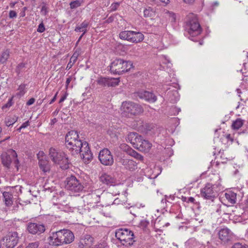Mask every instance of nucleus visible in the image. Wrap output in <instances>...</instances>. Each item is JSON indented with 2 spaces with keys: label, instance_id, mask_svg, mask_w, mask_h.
<instances>
[{
  "label": "nucleus",
  "instance_id": "43",
  "mask_svg": "<svg viewBox=\"0 0 248 248\" xmlns=\"http://www.w3.org/2000/svg\"><path fill=\"white\" fill-rule=\"evenodd\" d=\"M39 246V242H35L30 243L26 248H37Z\"/></svg>",
  "mask_w": 248,
  "mask_h": 248
},
{
  "label": "nucleus",
  "instance_id": "36",
  "mask_svg": "<svg viewBox=\"0 0 248 248\" xmlns=\"http://www.w3.org/2000/svg\"><path fill=\"white\" fill-rule=\"evenodd\" d=\"M88 197L93 199V202L94 203H98L99 202L100 196L95 192L92 193L91 194L89 195Z\"/></svg>",
  "mask_w": 248,
  "mask_h": 248
},
{
  "label": "nucleus",
  "instance_id": "45",
  "mask_svg": "<svg viewBox=\"0 0 248 248\" xmlns=\"http://www.w3.org/2000/svg\"><path fill=\"white\" fill-rule=\"evenodd\" d=\"M232 248H248L246 245L240 243L234 244Z\"/></svg>",
  "mask_w": 248,
  "mask_h": 248
},
{
  "label": "nucleus",
  "instance_id": "16",
  "mask_svg": "<svg viewBox=\"0 0 248 248\" xmlns=\"http://www.w3.org/2000/svg\"><path fill=\"white\" fill-rule=\"evenodd\" d=\"M93 238L90 235H85L80 238L78 244V248H91Z\"/></svg>",
  "mask_w": 248,
  "mask_h": 248
},
{
  "label": "nucleus",
  "instance_id": "54",
  "mask_svg": "<svg viewBox=\"0 0 248 248\" xmlns=\"http://www.w3.org/2000/svg\"><path fill=\"white\" fill-rule=\"evenodd\" d=\"M35 102V99L34 98H31L30 99L28 102H27V105L30 106L33 104Z\"/></svg>",
  "mask_w": 248,
  "mask_h": 248
},
{
  "label": "nucleus",
  "instance_id": "1",
  "mask_svg": "<svg viewBox=\"0 0 248 248\" xmlns=\"http://www.w3.org/2000/svg\"><path fill=\"white\" fill-rule=\"evenodd\" d=\"M65 146L73 156L78 155L79 151L83 145V142L79 139L77 131L72 130L65 136Z\"/></svg>",
  "mask_w": 248,
  "mask_h": 248
},
{
  "label": "nucleus",
  "instance_id": "14",
  "mask_svg": "<svg viewBox=\"0 0 248 248\" xmlns=\"http://www.w3.org/2000/svg\"><path fill=\"white\" fill-rule=\"evenodd\" d=\"M27 230L30 233L39 234L45 232V228L43 224L31 222L28 224Z\"/></svg>",
  "mask_w": 248,
  "mask_h": 248
},
{
  "label": "nucleus",
  "instance_id": "15",
  "mask_svg": "<svg viewBox=\"0 0 248 248\" xmlns=\"http://www.w3.org/2000/svg\"><path fill=\"white\" fill-rule=\"evenodd\" d=\"M120 164L127 170L129 171H134L137 169L138 163L132 159L122 158L120 159Z\"/></svg>",
  "mask_w": 248,
  "mask_h": 248
},
{
  "label": "nucleus",
  "instance_id": "31",
  "mask_svg": "<svg viewBox=\"0 0 248 248\" xmlns=\"http://www.w3.org/2000/svg\"><path fill=\"white\" fill-rule=\"evenodd\" d=\"M244 122V120L238 118L235 121L233 122L232 127L234 129H238L243 125Z\"/></svg>",
  "mask_w": 248,
  "mask_h": 248
},
{
  "label": "nucleus",
  "instance_id": "57",
  "mask_svg": "<svg viewBox=\"0 0 248 248\" xmlns=\"http://www.w3.org/2000/svg\"><path fill=\"white\" fill-rule=\"evenodd\" d=\"M183 0L184 2L189 4H192L195 1V0Z\"/></svg>",
  "mask_w": 248,
  "mask_h": 248
},
{
  "label": "nucleus",
  "instance_id": "9",
  "mask_svg": "<svg viewBox=\"0 0 248 248\" xmlns=\"http://www.w3.org/2000/svg\"><path fill=\"white\" fill-rule=\"evenodd\" d=\"M98 159L101 163L105 166H110L114 163L113 155L107 148H104L99 152Z\"/></svg>",
  "mask_w": 248,
  "mask_h": 248
},
{
  "label": "nucleus",
  "instance_id": "50",
  "mask_svg": "<svg viewBox=\"0 0 248 248\" xmlns=\"http://www.w3.org/2000/svg\"><path fill=\"white\" fill-rule=\"evenodd\" d=\"M149 224V222L146 220H142L140 221V225L143 228H146Z\"/></svg>",
  "mask_w": 248,
  "mask_h": 248
},
{
  "label": "nucleus",
  "instance_id": "33",
  "mask_svg": "<svg viewBox=\"0 0 248 248\" xmlns=\"http://www.w3.org/2000/svg\"><path fill=\"white\" fill-rule=\"evenodd\" d=\"M83 2V0H76L71 1L69 5L71 9H76L81 6V3Z\"/></svg>",
  "mask_w": 248,
  "mask_h": 248
},
{
  "label": "nucleus",
  "instance_id": "48",
  "mask_svg": "<svg viewBox=\"0 0 248 248\" xmlns=\"http://www.w3.org/2000/svg\"><path fill=\"white\" fill-rule=\"evenodd\" d=\"M106 247V244L105 243H99L95 245L94 247H92L91 248H105Z\"/></svg>",
  "mask_w": 248,
  "mask_h": 248
},
{
  "label": "nucleus",
  "instance_id": "20",
  "mask_svg": "<svg viewBox=\"0 0 248 248\" xmlns=\"http://www.w3.org/2000/svg\"><path fill=\"white\" fill-rule=\"evenodd\" d=\"M138 94L140 98L145 99L150 103H154L157 100L156 96L153 93L148 91L140 92L138 93Z\"/></svg>",
  "mask_w": 248,
  "mask_h": 248
},
{
  "label": "nucleus",
  "instance_id": "24",
  "mask_svg": "<svg viewBox=\"0 0 248 248\" xmlns=\"http://www.w3.org/2000/svg\"><path fill=\"white\" fill-rule=\"evenodd\" d=\"M4 202L7 206H10L13 204V193L10 191H5L2 194Z\"/></svg>",
  "mask_w": 248,
  "mask_h": 248
},
{
  "label": "nucleus",
  "instance_id": "62",
  "mask_svg": "<svg viewBox=\"0 0 248 248\" xmlns=\"http://www.w3.org/2000/svg\"><path fill=\"white\" fill-rule=\"evenodd\" d=\"M220 208H221V205H218L217 206V208L216 209L217 213H220V211L221 210Z\"/></svg>",
  "mask_w": 248,
  "mask_h": 248
},
{
  "label": "nucleus",
  "instance_id": "34",
  "mask_svg": "<svg viewBox=\"0 0 248 248\" xmlns=\"http://www.w3.org/2000/svg\"><path fill=\"white\" fill-rule=\"evenodd\" d=\"M129 155L139 160H143V156L134 150H131L130 151Z\"/></svg>",
  "mask_w": 248,
  "mask_h": 248
},
{
  "label": "nucleus",
  "instance_id": "10",
  "mask_svg": "<svg viewBox=\"0 0 248 248\" xmlns=\"http://www.w3.org/2000/svg\"><path fill=\"white\" fill-rule=\"evenodd\" d=\"M201 196L206 200L213 201L216 197L217 193L214 189V187L212 184H207L201 189Z\"/></svg>",
  "mask_w": 248,
  "mask_h": 248
},
{
  "label": "nucleus",
  "instance_id": "35",
  "mask_svg": "<svg viewBox=\"0 0 248 248\" xmlns=\"http://www.w3.org/2000/svg\"><path fill=\"white\" fill-rule=\"evenodd\" d=\"M9 56V51L8 50H6L3 52L0 57V62L2 63H3L6 62L7 59H8Z\"/></svg>",
  "mask_w": 248,
  "mask_h": 248
},
{
  "label": "nucleus",
  "instance_id": "6",
  "mask_svg": "<svg viewBox=\"0 0 248 248\" xmlns=\"http://www.w3.org/2000/svg\"><path fill=\"white\" fill-rule=\"evenodd\" d=\"M122 110L123 114L129 117L139 115L143 111L140 105L131 101L124 102L122 105Z\"/></svg>",
  "mask_w": 248,
  "mask_h": 248
},
{
  "label": "nucleus",
  "instance_id": "25",
  "mask_svg": "<svg viewBox=\"0 0 248 248\" xmlns=\"http://www.w3.org/2000/svg\"><path fill=\"white\" fill-rule=\"evenodd\" d=\"M132 32L134 33L132 34V39L131 42L134 43H138L142 42L144 38V35L140 32L132 31Z\"/></svg>",
  "mask_w": 248,
  "mask_h": 248
},
{
  "label": "nucleus",
  "instance_id": "12",
  "mask_svg": "<svg viewBox=\"0 0 248 248\" xmlns=\"http://www.w3.org/2000/svg\"><path fill=\"white\" fill-rule=\"evenodd\" d=\"M62 232L61 230L53 232L49 237L48 238L49 244L53 246H60L62 245Z\"/></svg>",
  "mask_w": 248,
  "mask_h": 248
},
{
  "label": "nucleus",
  "instance_id": "42",
  "mask_svg": "<svg viewBox=\"0 0 248 248\" xmlns=\"http://www.w3.org/2000/svg\"><path fill=\"white\" fill-rule=\"evenodd\" d=\"M168 15L169 16V20L171 22H174L176 20V16L175 14L172 12H168Z\"/></svg>",
  "mask_w": 248,
  "mask_h": 248
},
{
  "label": "nucleus",
  "instance_id": "22",
  "mask_svg": "<svg viewBox=\"0 0 248 248\" xmlns=\"http://www.w3.org/2000/svg\"><path fill=\"white\" fill-rule=\"evenodd\" d=\"M152 146L151 143L148 140L143 139L142 137L141 141L136 149L142 152H147L150 150Z\"/></svg>",
  "mask_w": 248,
  "mask_h": 248
},
{
  "label": "nucleus",
  "instance_id": "59",
  "mask_svg": "<svg viewBox=\"0 0 248 248\" xmlns=\"http://www.w3.org/2000/svg\"><path fill=\"white\" fill-rule=\"evenodd\" d=\"M195 200L193 197H189L187 198V202H191V203H194Z\"/></svg>",
  "mask_w": 248,
  "mask_h": 248
},
{
  "label": "nucleus",
  "instance_id": "32",
  "mask_svg": "<svg viewBox=\"0 0 248 248\" xmlns=\"http://www.w3.org/2000/svg\"><path fill=\"white\" fill-rule=\"evenodd\" d=\"M11 155L14 159V164L15 165V167L18 170V164L19 163V160L17 159V155L16 151L14 150H12L11 151Z\"/></svg>",
  "mask_w": 248,
  "mask_h": 248
},
{
  "label": "nucleus",
  "instance_id": "37",
  "mask_svg": "<svg viewBox=\"0 0 248 248\" xmlns=\"http://www.w3.org/2000/svg\"><path fill=\"white\" fill-rule=\"evenodd\" d=\"M25 89V84H21L20 85H19L18 88V90L19 91V92L16 93V95L20 97L22 96L26 93Z\"/></svg>",
  "mask_w": 248,
  "mask_h": 248
},
{
  "label": "nucleus",
  "instance_id": "64",
  "mask_svg": "<svg viewBox=\"0 0 248 248\" xmlns=\"http://www.w3.org/2000/svg\"><path fill=\"white\" fill-rule=\"evenodd\" d=\"M182 200L184 202H187V198L186 197L182 196Z\"/></svg>",
  "mask_w": 248,
  "mask_h": 248
},
{
  "label": "nucleus",
  "instance_id": "38",
  "mask_svg": "<svg viewBox=\"0 0 248 248\" xmlns=\"http://www.w3.org/2000/svg\"><path fill=\"white\" fill-rule=\"evenodd\" d=\"M25 67V63L21 62L18 64L17 66L16 71L17 74V75H19L23 71V69Z\"/></svg>",
  "mask_w": 248,
  "mask_h": 248
},
{
  "label": "nucleus",
  "instance_id": "3",
  "mask_svg": "<svg viewBox=\"0 0 248 248\" xmlns=\"http://www.w3.org/2000/svg\"><path fill=\"white\" fill-rule=\"evenodd\" d=\"M132 67V63L130 61L122 59H116L109 65L110 72L115 75H121L127 72Z\"/></svg>",
  "mask_w": 248,
  "mask_h": 248
},
{
  "label": "nucleus",
  "instance_id": "60",
  "mask_svg": "<svg viewBox=\"0 0 248 248\" xmlns=\"http://www.w3.org/2000/svg\"><path fill=\"white\" fill-rule=\"evenodd\" d=\"M58 93V92L56 93L55 94L54 96L53 97V98L51 99V100L49 102V104H51L52 103H53L55 101V100H56L57 95Z\"/></svg>",
  "mask_w": 248,
  "mask_h": 248
},
{
  "label": "nucleus",
  "instance_id": "23",
  "mask_svg": "<svg viewBox=\"0 0 248 248\" xmlns=\"http://www.w3.org/2000/svg\"><path fill=\"white\" fill-rule=\"evenodd\" d=\"M38 165L40 170L44 173L49 172L50 170V165L49 161L46 159H40L38 157Z\"/></svg>",
  "mask_w": 248,
  "mask_h": 248
},
{
  "label": "nucleus",
  "instance_id": "55",
  "mask_svg": "<svg viewBox=\"0 0 248 248\" xmlns=\"http://www.w3.org/2000/svg\"><path fill=\"white\" fill-rule=\"evenodd\" d=\"M30 124V122L29 121H27L26 122H25V123H24L21 126V128H26L28 126H29Z\"/></svg>",
  "mask_w": 248,
  "mask_h": 248
},
{
  "label": "nucleus",
  "instance_id": "49",
  "mask_svg": "<svg viewBox=\"0 0 248 248\" xmlns=\"http://www.w3.org/2000/svg\"><path fill=\"white\" fill-rule=\"evenodd\" d=\"M41 13H42V15H44V16H46L47 13V7L46 6V5H44L42 8H41Z\"/></svg>",
  "mask_w": 248,
  "mask_h": 248
},
{
  "label": "nucleus",
  "instance_id": "46",
  "mask_svg": "<svg viewBox=\"0 0 248 248\" xmlns=\"http://www.w3.org/2000/svg\"><path fill=\"white\" fill-rule=\"evenodd\" d=\"M17 16V13L16 11L13 10H11L9 13V17L10 18H16Z\"/></svg>",
  "mask_w": 248,
  "mask_h": 248
},
{
  "label": "nucleus",
  "instance_id": "26",
  "mask_svg": "<svg viewBox=\"0 0 248 248\" xmlns=\"http://www.w3.org/2000/svg\"><path fill=\"white\" fill-rule=\"evenodd\" d=\"M12 156L11 155L4 153L1 155V161L4 166L9 168L12 162Z\"/></svg>",
  "mask_w": 248,
  "mask_h": 248
},
{
  "label": "nucleus",
  "instance_id": "17",
  "mask_svg": "<svg viewBox=\"0 0 248 248\" xmlns=\"http://www.w3.org/2000/svg\"><path fill=\"white\" fill-rule=\"evenodd\" d=\"M62 232V244H68L72 243L75 238L74 233L69 230H61Z\"/></svg>",
  "mask_w": 248,
  "mask_h": 248
},
{
  "label": "nucleus",
  "instance_id": "52",
  "mask_svg": "<svg viewBox=\"0 0 248 248\" xmlns=\"http://www.w3.org/2000/svg\"><path fill=\"white\" fill-rule=\"evenodd\" d=\"M114 16H109L105 21V23H110L111 22H112L114 20Z\"/></svg>",
  "mask_w": 248,
  "mask_h": 248
},
{
  "label": "nucleus",
  "instance_id": "29",
  "mask_svg": "<svg viewBox=\"0 0 248 248\" xmlns=\"http://www.w3.org/2000/svg\"><path fill=\"white\" fill-rule=\"evenodd\" d=\"M225 197L228 202L231 204L236 202V194L232 191H229L225 194Z\"/></svg>",
  "mask_w": 248,
  "mask_h": 248
},
{
  "label": "nucleus",
  "instance_id": "18",
  "mask_svg": "<svg viewBox=\"0 0 248 248\" xmlns=\"http://www.w3.org/2000/svg\"><path fill=\"white\" fill-rule=\"evenodd\" d=\"M219 238L223 242H228L232 238V233L230 229L227 228L221 229L218 232Z\"/></svg>",
  "mask_w": 248,
  "mask_h": 248
},
{
  "label": "nucleus",
  "instance_id": "28",
  "mask_svg": "<svg viewBox=\"0 0 248 248\" xmlns=\"http://www.w3.org/2000/svg\"><path fill=\"white\" fill-rule=\"evenodd\" d=\"M89 22L85 20L79 26L75 28V31L76 32H82L83 34H85L87 31V28L89 26Z\"/></svg>",
  "mask_w": 248,
  "mask_h": 248
},
{
  "label": "nucleus",
  "instance_id": "5",
  "mask_svg": "<svg viewBox=\"0 0 248 248\" xmlns=\"http://www.w3.org/2000/svg\"><path fill=\"white\" fill-rule=\"evenodd\" d=\"M188 18L185 26V29L188 33L192 37L200 35L202 30L196 17L193 14H191L189 16Z\"/></svg>",
  "mask_w": 248,
  "mask_h": 248
},
{
  "label": "nucleus",
  "instance_id": "47",
  "mask_svg": "<svg viewBox=\"0 0 248 248\" xmlns=\"http://www.w3.org/2000/svg\"><path fill=\"white\" fill-rule=\"evenodd\" d=\"M76 61H73L72 60V58H70V61L67 65L66 69L69 70L70 68H71L72 66L76 62Z\"/></svg>",
  "mask_w": 248,
  "mask_h": 248
},
{
  "label": "nucleus",
  "instance_id": "53",
  "mask_svg": "<svg viewBox=\"0 0 248 248\" xmlns=\"http://www.w3.org/2000/svg\"><path fill=\"white\" fill-rule=\"evenodd\" d=\"M78 56H79V54L78 53L75 52V53H74V54H73V55L71 57V58H72V60L73 61H77Z\"/></svg>",
  "mask_w": 248,
  "mask_h": 248
},
{
  "label": "nucleus",
  "instance_id": "44",
  "mask_svg": "<svg viewBox=\"0 0 248 248\" xmlns=\"http://www.w3.org/2000/svg\"><path fill=\"white\" fill-rule=\"evenodd\" d=\"M45 31V27L43 22L40 23L38 27L37 31L39 32L42 33Z\"/></svg>",
  "mask_w": 248,
  "mask_h": 248
},
{
  "label": "nucleus",
  "instance_id": "27",
  "mask_svg": "<svg viewBox=\"0 0 248 248\" xmlns=\"http://www.w3.org/2000/svg\"><path fill=\"white\" fill-rule=\"evenodd\" d=\"M133 33L132 31H122L120 32L119 36L122 40H127L131 42L132 38V34Z\"/></svg>",
  "mask_w": 248,
  "mask_h": 248
},
{
  "label": "nucleus",
  "instance_id": "63",
  "mask_svg": "<svg viewBox=\"0 0 248 248\" xmlns=\"http://www.w3.org/2000/svg\"><path fill=\"white\" fill-rule=\"evenodd\" d=\"M168 197L167 196H165V199H162V201H161V202H169L168 200Z\"/></svg>",
  "mask_w": 248,
  "mask_h": 248
},
{
  "label": "nucleus",
  "instance_id": "19",
  "mask_svg": "<svg viewBox=\"0 0 248 248\" xmlns=\"http://www.w3.org/2000/svg\"><path fill=\"white\" fill-rule=\"evenodd\" d=\"M142 137L136 132L129 133L127 137L126 140L132 144L135 148H137L141 141Z\"/></svg>",
  "mask_w": 248,
  "mask_h": 248
},
{
  "label": "nucleus",
  "instance_id": "41",
  "mask_svg": "<svg viewBox=\"0 0 248 248\" xmlns=\"http://www.w3.org/2000/svg\"><path fill=\"white\" fill-rule=\"evenodd\" d=\"M144 16L145 17H151L152 16V11L150 8L145 9L143 11Z\"/></svg>",
  "mask_w": 248,
  "mask_h": 248
},
{
  "label": "nucleus",
  "instance_id": "21",
  "mask_svg": "<svg viewBox=\"0 0 248 248\" xmlns=\"http://www.w3.org/2000/svg\"><path fill=\"white\" fill-rule=\"evenodd\" d=\"M99 180L103 184L107 186H114L116 182V180L114 177L106 173L101 174Z\"/></svg>",
  "mask_w": 248,
  "mask_h": 248
},
{
  "label": "nucleus",
  "instance_id": "11",
  "mask_svg": "<svg viewBox=\"0 0 248 248\" xmlns=\"http://www.w3.org/2000/svg\"><path fill=\"white\" fill-rule=\"evenodd\" d=\"M78 154L85 163H88L93 159V154L89 147V144L86 141H83V145L79 150Z\"/></svg>",
  "mask_w": 248,
  "mask_h": 248
},
{
  "label": "nucleus",
  "instance_id": "56",
  "mask_svg": "<svg viewBox=\"0 0 248 248\" xmlns=\"http://www.w3.org/2000/svg\"><path fill=\"white\" fill-rule=\"evenodd\" d=\"M71 80H72V78L71 77L67 78L66 80V85H65L66 88H67V87H68L69 84L70 83V82H71Z\"/></svg>",
  "mask_w": 248,
  "mask_h": 248
},
{
  "label": "nucleus",
  "instance_id": "4",
  "mask_svg": "<svg viewBox=\"0 0 248 248\" xmlns=\"http://www.w3.org/2000/svg\"><path fill=\"white\" fill-rule=\"evenodd\" d=\"M115 236L122 245L125 246H131L135 240L133 232L126 228H120L116 230Z\"/></svg>",
  "mask_w": 248,
  "mask_h": 248
},
{
  "label": "nucleus",
  "instance_id": "51",
  "mask_svg": "<svg viewBox=\"0 0 248 248\" xmlns=\"http://www.w3.org/2000/svg\"><path fill=\"white\" fill-rule=\"evenodd\" d=\"M119 5V3L118 2L113 3L111 5V11H114L117 10L118 6Z\"/></svg>",
  "mask_w": 248,
  "mask_h": 248
},
{
  "label": "nucleus",
  "instance_id": "39",
  "mask_svg": "<svg viewBox=\"0 0 248 248\" xmlns=\"http://www.w3.org/2000/svg\"><path fill=\"white\" fill-rule=\"evenodd\" d=\"M22 186H16L13 187H12L10 188V190L13 193H14L15 191L16 192V194L18 195L19 193H22Z\"/></svg>",
  "mask_w": 248,
  "mask_h": 248
},
{
  "label": "nucleus",
  "instance_id": "7",
  "mask_svg": "<svg viewBox=\"0 0 248 248\" xmlns=\"http://www.w3.org/2000/svg\"><path fill=\"white\" fill-rule=\"evenodd\" d=\"M19 240L17 232H10L0 241V248H14Z\"/></svg>",
  "mask_w": 248,
  "mask_h": 248
},
{
  "label": "nucleus",
  "instance_id": "30",
  "mask_svg": "<svg viewBox=\"0 0 248 248\" xmlns=\"http://www.w3.org/2000/svg\"><path fill=\"white\" fill-rule=\"evenodd\" d=\"M18 117L16 116H8L5 118L4 122L7 126L12 125L16 122H17Z\"/></svg>",
  "mask_w": 248,
  "mask_h": 248
},
{
  "label": "nucleus",
  "instance_id": "2",
  "mask_svg": "<svg viewBox=\"0 0 248 248\" xmlns=\"http://www.w3.org/2000/svg\"><path fill=\"white\" fill-rule=\"evenodd\" d=\"M49 155L51 160L54 163L60 165L62 170H65L69 168L70 162L64 152L51 147L49 150Z\"/></svg>",
  "mask_w": 248,
  "mask_h": 248
},
{
  "label": "nucleus",
  "instance_id": "58",
  "mask_svg": "<svg viewBox=\"0 0 248 248\" xmlns=\"http://www.w3.org/2000/svg\"><path fill=\"white\" fill-rule=\"evenodd\" d=\"M66 98V94H65L64 95L61 97V99L59 100V103H61L63 102Z\"/></svg>",
  "mask_w": 248,
  "mask_h": 248
},
{
  "label": "nucleus",
  "instance_id": "8",
  "mask_svg": "<svg viewBox=\"0 0 248 248\" xmlns=\"http://www.w3.org/2000/svg\"><path fill=\"white\" fill-rule=\"evenodd\" d=\"M65 182V188L72 192H80L84 189V186L81 180L74 175L66 178Z\"/></svg>",
  "mask_w": 248,
  "mask_h": 248
},
{
  "label": "nucleus",
  "instance_id": "13",
  "mask_svg": "<svg viewBox=\"0 0 248 248\" xmlns=\"http://www.w3.org/2000/svg\"><path fill=\"white\" fill-rule=\"evenodd\" d=\"M119 79L100 77L97 80V82L98 84L102 86L115 87L119 84Z\"/></svg>",
  "mask_w": 248,
  "mask_h": 248
},
{
  "label": "nucleus",
  "instance_id": "40",
  "mask_svg": "<svg viewBox=\"0 0 248 248\" xmlns=\"http://www.w3.org/2000/svg\"><path fill=\"white\" fill-rule=\"evenodd\" d=\"M13 104V97H11V98H10L9 100H8V101L7 102V103L6 104H5V105H4L1 108L2 110H4L6 108H9L11 106H12Z\"/></svg>",
  "mask_w": 248,
  "mask_h": 248
},
{
  "label": "nucleus",
  "instance_id": "61",
  "mask_svg": "<svg viewBox=\"0 0 248 248\" xmlns=\"http://www.w3.org/2000/svg\"><path fill=\"white\" fill-rule=\"evenodd\" d=\"M226 138L229 140H231L232 141H233V139H232L231 136L230 134H227L226 136Z\"/></svg>",
  "mask_w": 248,
  "mask_h": 248
}]
</instances>
